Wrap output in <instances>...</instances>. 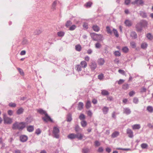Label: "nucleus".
Masks as SVG:
<instances>
[{"mask_svg": "<svg viewBox=\"0 0 153 153\" xmlns=\"http://www.w3.org/2000/svg\"><path fill=\"white\" fill-rule=\"evenodd\" d=\"M91 36L94 41H99L102 40V36L100 34H97L94 33H91Z\"/></svg>", "mask_w": 153, "mask_h": 153, "instance_id": "nucleus-1", "label": "nucleus"}, {"mask_svg": "<svg viewBox=\"0 0 153 153\" xmlns=\"http://www.w3.org/2000/svg\"><path fill=\"white\" fill-rule=\"evenodd\" d=\"M53 133L54 137L56 138H59V130L58 128L56 127H53Z\"/></svg>", "mask_w": 153, "mask_h": 153, "instance_id": "nucleus-2", "label": "nucleus"}, {"mask_svg": "<svg viewBox=\"0 0 153 153\" xmlns=\"http://www.w3.org/2000/svg\"><path fill=\"white\" fill-rule=\"evenodd\" d=\"M4 123L5 124H10L12 122V119L8 117L6 114H3Z\"/></svg>", "mask_w": 153, "mask_h": 153, "instance_id": "nucleus-3", "label": "nucleus"}, {"mask_svg": "<svg viewBox=\"0 0 153 153\" xmlns=\"http://www.w3.org/2000/svg\"><path fill=\"white\" fill-rule=\"evenodd\" d=\"M42 119L44 122H47L48 121H50L51 122H53V120L48 115L47 113L45 115V117H42Z\"/></svg>", "mask_w": 153, "mask_h": 153, "instance_id": "nucleus-4", "label": "nucleus"}, {"mask_svg": "<svg viewBox=\"0 0 153 153\" xmlns=\"http://www.w3.org/2000/svg\"><path fill=\"white\" fill-rule=\"evenodd\" d=\"M90 67L92 71H94L97 67V64L94 61H92L90 64Z\"/></svg>", "mask_w": 153, "mask_h": 153, "instance_id": "nucleus-5", "label": "nucleus"}, {"mask_svg": "<svg viewBox=\"0 0 153 153\" xmlns=\"http://www.w3.org/2000/svg\"><path fill=\"white\" fill-rule=\"evenodd\" d=\"M27 123L26 122H22L19 123V130H22L25 128Z\"/></svg>", "mask_w": 153, "mask_h": 153, "instance_id": "nucleus-6", "label": "nucleus"}, {"mask_svg": "<svg viewBox=\"0 0 153 153\" xmlns=\"http://www.w3.org/2000/svg\"><path fill=\"white\" fill-rule=\"evenodd\" d=\"M139 23L140 24V25L143 28L146 27L148 25L147 22L145 20H140Z\"/></svg>", "mask_w": 153, "mask_h": 153, "instance_id": "nucleus-7", "label": "nucleus"}, {"mask_svg": "<svg viewBox=\"0 0 153 153\" xmlns=\"http://www.w3.org/2000/svg\"><path fill=\"white\" fill-rule=\"evenodd\" d=\"M135 27L136 30L137 32H140L142 30L143 27L139 22L136 25Z\"/></svg>", "mask_w": 153, "mask_h": 153, "instance_id": "nucleus-8", "label": "nucleus"}, {"mask_svg": "<svg viewBox=\"0 0 153 153\" xmlns=\"http://www.w3.org/2000/svg\"><path fill=\"white\" fill-rule=\"evenodd\" d=\"M127 134L130 138H132L133 137V132L131 129L128 128L127 130Z\"/></svg>", "mask_w": 153, "mask_h": 153, "instance_id": "nucleus-9", "label": "nucleus"}, {"mask_svg": "<svg viewBox=\"0 0 153 153\" xmlns=\"http://www.w3.org/2000/svg\"><path fill=\"white\" fill-rule=\"evenodd\" d=\"M143 2L142 0H135L134 1L131 2V4H137V5H141L143 4Z\"/></svg>", "mask_w": 153, "mask_h": 153, "instance_id": "nucleus-10", "label": "nucleus"}, {"mask_svg": "<svg viewBox=\"0 0 153 153\" xmlns=\"http://www.w3.org/2000/svg\"><path fill=\"white\" fill-rule=\"evenodd\" d=\"M43 31L42 28H40L36 29L34 32V33L35 35H39Z\"/></svg>", "mask_w": 153, "mask_h": 153, "instance_id": "nucleus-11", "label": "nucleus"}, {"mask_svg": "<svg viewBox=\"0 0 153 153\" xmlns=\"http://www.w3.org/2000/svg\"><path fill=\"white\" fill-rule=\"evenodd\" d=\"M131 112L130 109L128 108H123V113L127 115L130 114Z\"/></svg>", "mask_w": 153, "mask_h": 153, "instance_id": "nucleus-12", "label": "nucleus"}, {"mask_svg": "<svg viewBox=\"0 0 153 153\" xmlns=\"http://www.w3.org/2000/svg\"><path fill=\"white\" fill-rule=\"evenodd\" d=\"M76 138H77L79 140H81L83 137H85V136L81 133H77L75 134Z\"/></svg>", "mask_w": 153, "mask_h": 153, "instance_id": "nucleus-13", "label": "nucleus"}, {"mask_svg": "<svg viewBox=\"0 0 153 153\" xmlns=\"http://www.w3.org/2000/svg\"><path fill=\"white\" fill-rule=\"evenodd\" d=\"M139 14L143 18H146L147 16V14L145 11H140Z\"/></svg>", "mask_w": 153, "mask_h": 153, "instance_id": "nucleus-14", "label": "nucleus"}, {"mask_svg": "<svg viewBox=\"0 0 153 153\" xmlns=\"http://www.w3.org/2000/svg\"><path fill=\"white\" fill-rule=\"evenodd\" d=\"M97 62L99 65H102L104 64L105 60L103 58H100L98 59Z\"/></svg>", "mask_w": 153, "mask_h": 153, "instance_id": "nucleus-15", "label": "nucleus"}, {"mask_svg": "<svg viewBox=\"0 0 153 153\" xmlns=\"http://www.w3.org/2000/svg\"><path fill=\"white\" fill-rule=\"evenodd\" d=\"M19 123L18 122H16L14 123L12 126V128L13 129L15 130L16 129H19Z\"/></svg>", "mask_w": 153, "mask_h": 153, "instance_id": "nucleus-16", "label": "nucleus"}, {"mask_svg": "<svg viewBox=\"0 0 153 153\" xmlns=\"http://www.w3.org/2000/svg\"><path fill=\"white\" fill-rule=\"evenodd\" d=\"M20 140L22 142H25L26 141L27 139V137L25 135H22L20 136Z\"/></svg>", "mask_w": 153, "mask_h": 153, "instance_id": "nucleus-17", "label": "nucleus"}, {"mask_svg": "<svg viewBox=\"0 0 153 153\" xmlns=\"http://www.w3.org/2000/svg\"><path fill=\"white\" fill-rule=\"evenodd\" d=\"M130 36L133 39H136L137 38V34L134 31H132L131 32Z\"/></svg>", "mask_w": 153, "mask_h": 153, "instance_id": "nucleus-18", "label": "nucleus"}, {"mask_svg": "<svg viewBox=\"0 0 153 153\" xmlns=\"http://www.w3.org/2000/svg\"><path fill=\"white\" fill-rule=\"evenodd\" d=\"M38 112L41 114H44L45 115L47 113L46 112L42 109L39 108L37 110Z\"/></svg>", "mask_w": 153, "mask_h": 153, "instance_id": "nucleus-19", "label": "nucleus"}, {"mask_svg": "<svg viewBox=\"0 0 153 153\" xmlns=\"http://www.w3.org/2000/svg\"><path fill=\"white\" fill-rule=\"evenodd\" d=\"M80 65L81 67L83 68H85L87 66V63L85 61H83L81 62L80 63Z\"/></svg>", "mask_w": 153, "mask_h": 153, "instance_id": "nucleus-20", "label": "nucleus"}, {"mask_svg": "<svg viewBox=\"0 0 153 153\" xmlns=\"http://www.w3.org/2000/svg\"><path fill=\"white\" fill-rule=\"evenodd\" d=\"M124 23L126 26L129 27L131 26L132 25V23L131 21L128 20H126Z\"/></svg>", "mask_w": 153, "mask_h": 153, "instance_id": "nucleus-21", "label": "nucleus"}, {"mask_svg": "<svg viewBox=\"0 0 153 153\" xmlns=\"http://www.w3.org/2000/svg\"><path fill=\"white\" fill-rule=\"evenodd\" d=\"M92 29L95 32H98L100 30V27L96 25H94L92 26Z\"/></svg>", "mask_w": 153, "mask_h": 153, "instance_id": "nucleus-22", "label": "nucleus"}, {"mask_svg": "<svg viewBox=\"0 0 153 153\" xmlns=\"http://www.w3.org/2000/svg\"><path fill=\"white\" fill-rule=\"evenodd\" d=\"M109 110V108L108 107L106 106H104L102 108V111L103 112V113L104 114H106Z\"/></svg>", "mask_w": 153, "mask_h": 153, "instance_id": "nucleus-23", "label": "nucleus"}, {"mask_svg": "<svg viewBox=\"0 0 153 153\" xmlns=\"http://www.w3.org/2000/svg\"><path fill=\"white\" fill-rule=\"evenodd\" d=\"M34 129V126H29L27 127V130L29 132L33 131Z\"/></svg>", "mask_w": 153, "mask_h": 153, "instance_id": "nucleus-24", "label": "nucleus"}, {"mask_svg": "<svg viewBox=\"0 0 153 153\" xmlns=\"http://www.w3.org/2000/svg\"><path fill=\"white\" fill-rule=\"evenodd\" d=\"M83 106L84 104L83 102H79L78 106V110H82L83 108Z\"/></svg>", "mask_w": 153, "mask_h": 153, "instance_id": "nucleus-25", "label": "nucleus"}, {"mask_svg": "<svg viewBox=\"0 0 153 153\" xmlns=\"http://www.w3.org/2000/svg\"><path fill=\"white\" fill-rule=\"evenodd\" d=\"M132 128L134 130L139 129L141 127L140 124H135L132 126Z\"/></svg>", "mask_w": 153, "mask_h": 153, "instance_id": "nucleus-26", "label": "nucleus"}, {"mask_svg": "<svg viewBox=\"0 0 153 153\" xmlns=\"http://www.w3.org/2000/svg\"><path fill=\"white\" fill-rule=\"evenodd\" d=\"M119 134V132L118 131H115L114 132L111 134V137L114 138L118 136Z\"/></svg>", "mask_w": 153, "mask_h": 153, "instance_id": "nucleus-27", "label": "nucleus"}, {"mask_svg": "<svg viewBox=\"0 0 153 153\" xmlns=\"http://www.w3.org/2000/svg\"><path fill=\"white\" fill-rule=\"evenodd\" d=\"M101 93L102 95L104 96L108 95L109 94L108 92L105 90H102Z\"/></svg>", "mask_w": 153, "mask_h": 153, "instance_id": "nucleus-28", "label": "nucleus"}, {"mask_svg": "<svg viewBox=\"0 0 153 153\" xmlns=\"http://www.w3.org/2000/svg\"><path fill=\"white\" fill-rule=\"evenodd\" d=\"M148 46V44L146 42H143L141 44V48L142 49H145Z\"/></svg>", "mask_w": 153, "mask_h": 153, "instance_id": "nucleus-29", "label": "nucleus"}, {"mask_svg": "<svg viewBox=\"0 0 153 153\" xmlns=\"http://www.w3.org/2000/svg\"><path fill=\"white\" fill-rule=\"evenodd\" d=\"M25 120L26 122V123H31L32 121L33 120L31 116H29L26 118Z\"/></svg>", "mask_w": 153, "mask_h": 153, "instance_id": "nucleus-30", "label": "nucleus"}, {"mask_svg": "<svg viewBox=\"0 0 153 153\" xmlns=\"http://www.w3.org/2000/svg\"><path fill=\"white\" fill-rule=\"evenodd\" d=\"M71 114H68L67 116V120L68 122H71L72 120Z\"/></svg>", "mask_w": 153, "mask_h": 153, "instance_id": "nucleus-31", "label": "nucleus"}, {"mask_svg": "<svg viewBox=\"0 0 153 153\" xmlns=\"http://www.w3.org/2000/svg\"><path fill=\"white\" fill-rule=\"evenodd\" d=\"M68 138L71 139L76 138L75 134H71L68 136Z\"/></svg>", "mask_w": 153, "mask_h": 153, "instance_id": "nucleus-32", "label": "nucleus"}, {"mask_svg": "<svg viewBox=\"0 0 153 153\" xmlns=\"http://www.w3.org/2000/svg\"><path fill=\"white\" fill-rule=\"evenodd\" d=\"M147 110L150 113L153 112V107L151 106H149L147 108Z\"/></svg>", "mask_w": 153, "mask_h": 153, "instance_id": "nucleus-33", "label": "nucleus"}, {"mask_svg": "<svg viewBox=\"0 0 153 153\" xmlns=\"http://www.w3.org/2000/svg\"><path fill=\"white\" fill-rule=\"evenodd\" d=\"M57 34L59 37H63L65 35V32L63 31H60L57 32Z\"/></svg>", "mask_w": 153, "mask_h": 153, "instance_id": "nucleus-34", "label": "nucleus"}, {"mask_svg": "<svg viewBox=\"0 0 153 153\" xmlns=\"http://www.w3.org/2000/svg\"><path fill=\"white\" fill-rule=\"evenodd\" d=\"M90 151L89 149L88 148H84L82 149V153H88Z\"/></svg>", "mask_w": 153, "mask_h": 153, "instance_id": "nucleus-35", "label": "nucleus"}, {"mask_svg": "<svg viewBox=\"0 0 153 153\" xmlns=\"http://www.w3.org/2000/svg\"><path fill=\"white\" fill-rule=\"evenodd\" d=\"M24 111V110L22 108L19 109L16 111V113L18 114H22Z\"/></svg>", "mask_w": 153, "mask_h": 153, "instance_id": "nucleus-36", "label": "nucleus"}, {"mask_svg": "<svg viewBox=\"0 0 153 153\" xmlns=\"http://www.w3.org/2000/svg\"><path fill=\"white\" fill-rule=\"evenodd\" d=\"M75 49L76 51H80L81 50V46L80 45H77L75 46Z\"/></svg>", "mask_w": 153, "mask_h": 153, "instance_id": "nucleus-37", "label": "nucleus"}, {"mask_svg": "<svg viewBox=\"0 0 153 153\" xmlns=\"http://www.w3.org/2000/svg\"><path fill=\"white\" fill-rule=\"evenodd\" d=\"M56 4L57 1H54L52 5L51 9L53 10H54L56 9Z\"/></svg>", "mask_w": 153, "mask_h": 153, "instance_id": "nucleus-38", "label": "nucleus"}, {"mask_svg": "<svg viewBox=\"0 0 153 153\" xmlns=\"http://www.w3.org/2000/svg\"><path fill=\"white\" fill-rule=\"evenodd\" d=\"M146 37L150 40H152L153 39V36L150 33L147 34Z\"/></svg>", "mask_w": 153, "mask_h": 153, "instance_id": "nucleus-39", "label": "nucleus"}, {"mask_svg": "<svg viewBox=\"0 0 153 153\" xmlns=\"http://www.w3.org/2000/svg\"><path fill=\"white\" fill-rule=\"evenodd\" d=\"M76 70L79 72L81 71L82 67L80 65H77L75 67Z\"/></svg>", "mask_w": 153, "mask_h": 153, "instance_id": "nucleus-40", "label": "nucleus"}, {"mask_svg": "<svg viewBox=\"0 0 153 153\" xmlns=\"http://www.w3.org/2000/svg\"><path fill=\"white\" fill-rule=\"evenodd\" d=\"M87 109L89 108L91 106V104L90 101L89 100H88L85 105Z\"/></svg>", "mask_w": 153, "mask_h": 153, "instance_id": "nucleus-41", "label": "nucleus"}, {"mask_svg": "<svg viewBox=\"0 0 153 153\" xmlns=\"http://www.w3.org/2000/svg\"><path fill=\"white\" fill-rule=\"evenodd\" d=\"M129 85L128 84H124L122 87V88L124 90H127L129 88Z\"/></svg>", "mask_w": 153, "mask_h": 153, "instance_id": "nucleus-42", "label": "nucleus"}, {"mask_svg": "<svg viewBox=\"0 0 153 153\" xmlns=\"http://www.w3.org/2000/svg\"><path fill=\"white\" fill-rule=\"evenodd\" d=\"M72 24V22L70 20H68V21L66 23L65 26L66 27H68L71 25Z\"/></svg>", "mask_w": 153, "mask_h": 153, "instance_id": "nucleus-43", "label": "nucleus"}, {"mask_svg": "<svg viewBox=\"0 0 153 153\" xmlns=\"http://www.w3.org/2000/svg\"><path fill=\"white\" fill-rule=\"evenodd\" d=\"M92 4V3L91 2H87L85 5V6L86 7H90Z\"/></svg>", "mask_w": 153, "mask_h": 153, "instance_id": "nucleus-44", "label": "nucleus"}, {"mask_svg": "<svg viewBox=\"0 0 153 153\" xmlns=\"http://www.w3.org/2000/svg\"><path fill=\"white\" fill-rule=\"evenodd\" d=\"M122 50L124 53H127L128 52L129 49L127 47H125L123 48Z\"/></svg>", "mask_w": 153, "mask_h": 153, "instance_id": "nucleus-45", "label": "nucleus"}, {"mask_svg": "<svg viewBox=\"0 0 153 153\" xmlns=\"http://www.w3.org/2000/svg\"><path fill=\"white\" fill-rule=\"evenodd\" d=\"M106 29L107 32L108 33H109L111 34L112 33V31L111 30L110 27L109 26H107L106 27Z\"/></svg>", "mask_w": 153, "mask_h": 153, "instance_id": "nucleus-46", "label": "nucleus"}, {"mask_svg": "<svg viewBox=\"0 0 153 153\" xmlns=\"http://www.w3.org/2000/svg\"><path fill=\"white\" fill-rule=\"evenodd\" d=\"M131 46L132 48H135L136 47V44L134 42H131L130 43Z\"/></svg>", "mask_w": 153, "mask_h": 153, "instance_id": "nucleus-47", "label": "nucleus"}, {"mask_svg": "<svg viewBox=\"0 0 153 153\" xmlns=\"http://www.w3.org/2000/svg\"><path fill=\"white\" fill-rule=\"evenodd\" d=\"M76 25H74L71 26L69 28V30H74L76 28Z\"/></svg>", "mask_w": 153, "mask_h": 153, "instance_id": "nucleus-48", "label": "nucleus"}, {"mask_svg": "<svg viewBox=\"0 0 153 153\" xmlns=\"http://www.w3.org/2000/svg\"><path fill=\"white\" fill-rule=\"evenodd\" d=\"M79 119L81 120H82L84 119L85 118V115L83 114H81L79 117Z\"/></svg>", "mask_w": 153, "mask_h": 153, "instance_id": "nucleus-49", "label": "nucleus"}, {"mask_svg": "<svg viewBox=\"0 0 153 153\" xmlns=\"http://www.w3.org/2000/svg\"><path fill=\"white\" fill-rule=\"evenodd\" d=\"M113 32L114 35L116 37H118L119 36V34L117 30L115 29H113Z\"/></svg>", "mask_w": 153, "mask_h": 153, "instance_id": "nucleus-50", "label": "nucleus"}, {"mask_svg": "<svg viewBox=\"0 0 153 153\" xmlns=\"http://www.w3.org/2000/svg\"><path fill=\"white\" fill-rule=\"evenodd\" d=\"M87 122L85 120H83L81 122V125L83 127L86 126L87 125Z\"/></svg>", "mask_w": 153, "mask_h": 153, "instance_id": "nucleus-51", "label": "nucleus"}, {"mask_svg": "<svg viewBox=\"0 0 153 153\" xmlns=\"http://www.w3.org/2000/svg\"><path fill=\"white\" fill-rule=\"evenodd\" d=\"M148 146V145L146 143H143L141 145V147L143 149L146 148Z\"/></svg>", "mask_w": 153, "mask_h": 153, "instance_id": "nucleus-52", "label": "nucleus"}, {"mask_svg": "<svg viewBox=\"0 0 153 153\" xmlns=\"http://www.w3.org/2000/svg\"><path fill=\"white\" fill-rule=\"evenodd\" d=\"M118 72L119 73L123 75L126 76V72L124 70L120 69L118 70Z\"/></svg>", "mask_w": 153, "mask_h": 153, "instance_id": "nucleus-53", "label": "nucleus"}, {"mask_svg": "<svg viewBox=\"0 0 153 153\" xmlns=\"http://www.w3.org/2000/svg\"><path fill=\"white\" fill-rule=\"evenodd\" d=\"M95 47L96 48H99L101 47V45L99 42H97L95 44Z\"/></svg>", "mask_w": 153, "mask_h": 153, "instance_id": "nucleus-54", "label": "nucleus"}, {"mask_svg": "<svg viewBox=\"0 0 153 153\" xmlns=\"http://www.w3.org/2000/svg\"><path fill=\"white\" fill-rule=\"evenodd\" d=\"M114 54L116 56H120L121 55V53L119 51H115L114 52Z\"/></svg>", "mask_w": 153, "mask_h": 153, "instance_id": "nucleus-55", "label": "nucleus"}, {"mask_svg": "<svg viewBox=\"0 0 153 153\" xmlns=\"http://www.w3.org/2000/svg\"><path fill=\"white\" fill-rule=\"evenodd\" d=\"M9 105L11 107H14L16 106V105L14 103L10 102L9 104Z\"/></svg>", "mask_w": 153, "mask_h": 153, "instance_id": "nucleus-56", "label": "nucleus"}, {"mask_svg": "<svg viewBox=\"0 0 153 153\" xmlns=\"http://www.w3.org/2000/svg\"><path fill=\"white\" fill-rule=\"evenodd\" d=\"M139 101L138 99L136 97H134L133 99V102L137 104L138 103Z\"/></svg>", "mask_w": 153, "mask_h": 153, "instance_id": "nucleus-57", "label": "nucleus"}, {"mask_svg": "<svg viewBox=\"0 0 153 153\" xmlns=\"http://www.w3.org/2000/svg\"><path fill=\"white\" fill-rule=\"evenodd\" d=\"M81 129L79 128V126L77 125L76 126L75 128V131L76 132H79V131H80Z\"/></svg>", "mask_w": 153, "mask_h": 153, "instance_id": "nucleus-58", "label": "nucleus"}, {"mask_svg": "<svg viewBox=\"0 0 153 153\" xmlns=\"http://www.w3.org/2000/svg\"><path fill=\"white\" fill-rule=\"evenodd\" d=\"M103 77V75L102 74H101L98 76V79L100 80L102 79Z\"/></svg>", "mask_w": 153, "mask_h": 153, "instance_id": "nucleus-59", "label": "nucleus"}, {"mask_svg": "<svg viewBox=\"0 0 153 153\" xmlns=\"http://www.w3.org/2000/svg\"><path fill=\"white\" fill-rule=\"evenodd\" d=\"M18 70L19 73L21 75H23L24 74V73L23 71V70L20 68H18Z\"/></svg>", "mask_w": 153, "mask_h": 153, "instance_id": "nucleus-60", "label": "nucleus"}, {"mask_svg": "<svg viewBox=\"0 0 153 153\" xmlns=\"http://www.w3.org/2000/svg\"><path fill=\"white\" fill-rule=\"evenodd\" d=\"M124 82V80L123 79H120L118 81V83L120 85L123 83Z\"/></svg>", "mask_w": 153, "mask_h": 153, "instance_id": "nucleus-61", "label": "nucleus"}, {"mask_svg": "<svg viewBox=\"0 0 153 153\" xmlns=\"http://www.w3.org/2000/svg\"><path fill=\"white\" fill-rule=\"evenodd\" d=\"M100 143L98 141H96L95 142V145L96 146H98L100 145Z\"/></svg>", "mask_w": 153, "mask_h": 153, "instance_id": "nucleus-62", "label": "nucleus"}, {"mask_svg": "<svg viewBox=\"0 0 153 153\" xmlns=\"http://www.w3.org/2000/svg\"><path fill=\"white\" fill-rule=\"evenodd\" d=\"M41 133V131L39 128H38L36 130L35 133L37 134H39Z\"/></svg>", "mask_w": 153, "mask_h": 153, "instance_id": "nucleus-63", "label": "nucleus"}, {"mask_svg": "<svg viewBox=\"0 0 153 153\" xmlns=\"http://www.w3.org/2000/svg\"><path fill=\"white\" fill-rule=\"evenodd\" d=\"M28 43V41L26 39H23L22 42V43L23 45L27 44Z\"/></svg>", "mask_w": 153, "mask_h": 153, "instance_id": "nucleus-64", "label": "nucleus"}]
</instances>
